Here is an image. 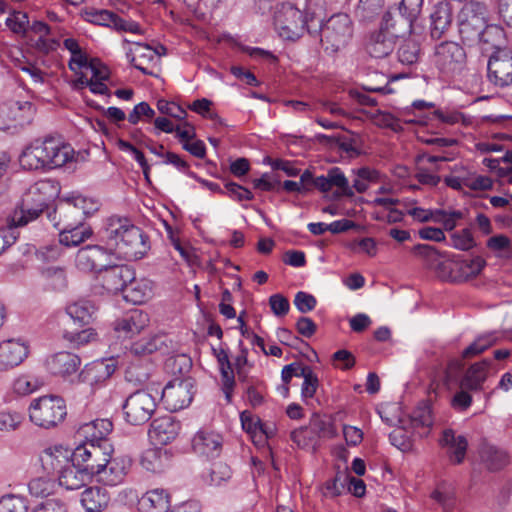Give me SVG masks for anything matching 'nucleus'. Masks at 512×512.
<instances>
[{
    "label": "nucleus",
    "instance_id": "13",
    "mask_svg": "<svg viewBox=\"0 0 512 512\" xmlns=\"http://www.w3.org/2000/svg\"><path fill=\"white\" fill-rule=\"evenodd\" d=\"M488 80L495 86L505 88L512 86V51L503 50L491 54L487 64Z\"/></svg>",
    "mask_w": 512,
    "mask_h": 512
},
{
    "label": "nucleus",
    "instance_id": "53",
    "mask_svg": "<svg viewBox=\"0 0 512 512\" xmlns=\"http://www.w3.org/2000/svg\"><path fill=\"white\" fill-rule=\"evenodd\" d=\"M451 246L458 250L468 251L476 246V242L469 228L462 229L451 235Z\"/></svg>",
    "mask_w": 512,
    "mask_h": 512
},
{
    "label": "nucleus",
    "instance_id": "42",
    "mask_svg": "<svg viewBox=\"0 0 512 512\" xmlns=\"http://www.w3.org/2000/svg\"><path fill=\"white\" fill-rule=\"evenodd\" d=\"M316 139L322 144L338 146L340 150L350 153L351 157L359 156L361 154L360 150L355 147V140L353 138H347L343 135L328 136L325 134H318Z\"/></svg>",
    "mask_w": 512,
    "mask_h": 512
},
{
    "label": "nucleus",
    "instance_id": "60",
    "mask_svg": "<svg viewBox=\"0 0 512 512\" xmlns=\"http://www.w3.org/2000/svg\"><path fill=\"white\" fill-rule=\"evenodd\" d=\"M317 304L316 298L306 292L299 291L294 298V305L301 313L312 311Z\"/></svg>",
    "mask_w": 512,
    "mask_h": 512
},
{
    "label": "nucleus",
    "instance_id": "51",
    "mask_svg": "<svg viewBox=\"0 0 512 512\" xmlns=\"http://www.w3.org/2000/svg\"><path fill=\"white\" fill-rule=\"evenodd\" d=\"M54 481L47 477L32 479L28 484L29 492L35 497H47L54 490Z\"/></svg>",
    "mask_w": 512,
    "mask_h": 512
},
{
    "label": "nucleus",
    "instance_id": "41",
    "mask_svg": "<svg viewBox=\"0 0 512 512\" xmlns=\"http://www.w3.org/2000/svg\"><path fill=\"white\" fill-rule=\"evenodd\" d=\"M150 294V289L147 284L136 280H132L122 292L123 299L133 304H141L145 302Z\"/></svg>",
    "mask_w": 512,
    "mask_h": 512
},
{
    "label": "nucleus",
    "instance_id": "19",
    "mask_svg": "<svg viewBox=\"0 0 512 512\" xmlns=\"http://www.w3.org/2000/svg\"><path fill=\"white\" fill-rule=\"evenodd\" d=\"M72 460L74 461V450L62 446L49 447L40 456L42 468L47 475H58Z\"/></svg>",
    "mask_w": 512,
    "mask_h": 512
},
{
    "label": "nucleus",
    "instance_id": "21",
    "mask_svg": "<svg viewBox=\"0 0 512 512\" xmlns=\"http://www.w3.org/2000/svg\"><path fill=\"white\" fill-rule=\"evenodd\" d=\"M415 20L404 11L399 10L397 13L386 11L383 14L380 28L388 31L397 40L411 34Z\"/></svg>",
    "mask_w": 512,
    "mask_h": 512
},
{
    "label": "nucleus",
    "instance_id": "22",
    "mask_svg": "<svg viewBox=\"0 0 512 512\" xmlns=\"http://www.w3.org/2000/svg\"><path fill=\"white\" fill-rule=\"evenodd\" d=\"M131 466V460L124 457L108 456L107 464L99 471L98 480L105 485L115 486L121 483Z\"/></svg>",
    "mask_w": 512,
    "mask_h": 512
},
{
    "label": "nucleus",
    "instance_id": "40",
    "mask_svg": "<svg viewBox=\"0 0 512 512\" xmlns=\"http://www.w3.org/2000/svg\"><path fill=\"white\" fill-rule=\"evenodd\" d=\"M165 346L162 336L154 335L148 338H142L131 345L130 352L135 356H147Z\"/></svg>",
    "mask_w": 512,
    "mask_h": 512
},
{
    "label": "nucleus",
    "instance_id": "11",
    "mask_svg": "<svg viewBox=\"0 0 512 512\" xmlns=\"http://www.w3.org/2000/svg\"><path fill=\"white\" fill-rule=\"evenodd\" d=\"M34 114V106L31 102L7 101L0 105V129L22 127L30 123Z\"/></svg>",
    "mask_w": 512,
    "mask_h": 512
},
{
    "label": "nucleus",
    "instance_id": "64",
    "mask_svg": "<svg viewBox=\"0 0 512 512\" xmlns=\"http://www.w3.org/2000/svg\"><path fill=\"white\" fill-rule=\"evenodd\" d=\"M31 512H67V505L61 499H48L35 507Z\"/></svg>",
    "mask_w": 512,
    "mask_h": 512
},
{
    "label": "nucleus",
    "instance_id": "29",
    "mask_svg": "<svg viewBox=\"0 0 512 512\" xmlns=\"http://www.w3.org/2000/svg\"><path fill=\"white\" fill-rule=\"evenodd\" d=\"M90 479L92 478L83 470V467L76 465L73 460L58 474L59 485L67 490L80 489Z\"/></svg>",
    "mask_w": 512,
    "mask_h": 512
},
{
    "label": "nucleus",
    "instance_id": "26",
    "mask_svg": "<svg viewBox=\"0 0 512 512\" xmlns=\"http://www.w3.org/2000/svg\"><path fill=\"white\" fill-rule=\"evenodd\" d=\"M478 39L480 40L482 50L485 52L499 54L503 50H509L507 48L505 31L500 25H486Z\"/></svg>",
    "mask_w": 512,
    "mask_h": 512
},
{
    "label": "nucleus",
    "instance_id": "15",
    "mask_svg": "<svg viewBox=\"0 0 512 512\" xmlns=\"http://www.w3.org/2000/svg\"><path fill=\"white\" fill-rule=\"evenodd\" d=\"M111 254L106 250V244L87 245L80 248L76 254V267L83 272H97L99 275L108 264L107 259Z\"/></svg>",
    "mask_w": 512,
    "mask_h": 512
},
{
    "label": "nucleus",
    "instance_id": "10",
    "mask_svg": "<svg viewBox=\"0 0 512 512\" xmlns=\"http://www.w3.org/2000/svg\"><path fill=\"white\" fill-rule=\"evenodd\" d=\"M194 380L192 378H175L159 392L160 399L166 408L172 412L187 407L192 399L194 392Z\"/></svg>",
    "mask_w": 512,
    "mask_h": 512
},
{
    "label": "nucleus",
    "instance_id": "58",
    "mask_svg": "<svg viewBox=\"0 0 512 512\" xmlns=\"http://www.w3.org/2000/svg\"><path fill=\"white\" fill-rule=\"evenodd\" d=\"M486 265V261L481 256H476L471 260H462L463 273L467 274V281L478 276Z\"/></svg>",
    "mask_w": 512,
    "mask_h": 512
},
{
    "label": "nucleus",
    "instance_id": "50",
    "mask_svg": "<svg viewBox=\"0 0 512 512\" xmlns=\"http://www.w3.org/2000/svg\"><path fill=\"white\" fill-rule=\"evenodd\" d=\"M26 500L18 495L7 494L0 498V512H27Z\"/></svg>",
    "mask_w": 512,
    "mask_h": 512
},
{
    "label": "nucleus",
    "instance_id": "35",
    "mask_svg": "<svg viewBox=\"0 0 512 512\" xmlns=\"http://www.w3.org/2000/svg\"><path fill=\"white\" fill-rule=\"evenodd\" d=\"M492 365V360L484 359L469 367L460 382L462 388L478 390L487 378V369Z\"/></svg>",
    "mask_w": 512,
    "mask_h": 512
},
{
    "label": "nucleus",
    "instance_id": "5",
    "mask_svg": "<svg viewBox=\"0 0 512 512\" xmlns=\"http://www.w3.org/2000/svg\"><path fill=\"white\" fill-rule=\"evenodd\" d=\"M320 32L321 44L326 52L336 53L344 48L353 36V22L346 13L332 15L325 24L316 19L313 34Z\"/></svg>",
    "mask_w": 512,
    "mask_h": 512
},
{
    "label": "nucleus",
    "instance_id": "48",
    "mask_svg": "<svg viewBox=\"0 0 512 512\" xmlns=\"http://www.w3.org/2000/svg\"><path fill=\"white\" fill-rule=\"evenodd\" d=\"M96 337H97V333H96L95 329H93L91 327H88V328L83 327L80 331L65 330L63 332V338L77 346L85 345L91 341H94L96 339Z\"/></svg>",
    "mask_w": 512,
    "mask_h": 512
},
{
    "label": "nucleus",
    "instance_id": "55",
    "mask_svg": "<svg viewBox=\"0 0 512 512\" xmlns=\"http://www.w3.org/2000/svg\"><path fill=\"white\" fill-rule=\"evenodd\" d=\"M166 366L171 369L173 374L185 375L192 367V360L190 357L182 354L169 358Z\"/></svg>",
    "mask_w": 512,
    "mask_h": 512
},
{
    "label": "nucleus",
    "instance_id": "62",
    "mask_svg": "<svg viewBox=\"0 0 512 512\" xmlns=\"http://www.w3.org/2000/svg\"><path fill=\"white\" fill-rule=\"evenodd\" d=\"M18 226H15L13 224V221L11 220V224L0 228V255L11 245L15 243L17 240L18 235L15 233V228Z\"/></svg>",
    "mask_w": 512,
    "mask_h": 512
},
{
    "label": "nucleus",
    "instance_id": "4",
    "mask_svg": "<svg viewBox=\"0 0 512 512\" xmlns=\"http://www.w3.org/2000/svg\"><path fill=\"white\" fill-rule=\"evenodd\" d=\"M315 20L314 12L302 11L290 3L282 4L274 15V25L280 37L291 41L299 39L305 31L312 35Z\"/></svg>",
    "mask_w": 512,
    "mask_h": 512
},
{
    "label": "nucleus",
    "instance_id": "47",
    "mask_svg": "<svg viewBox=\"0 0 512 512\" xmlns=\"http://www.w3.org/2000/svg\"><path fill=\"white\" fill-rule=\"evenodd\" d=\"M419 51L420 48L416 41L406 40L398 49V59L402 64L412 65L418 61Z\"/></svg>",
    "mask_w": 512,
    "mask_h": 512
},
{
    "label": "nucleus",
    "instance_id": "46",
    "mask_svg": "<svg viewBox=\"0 0 512 512\" xmlns=\"http://www.w3.org/2000/svg\"><path fill=\"white\" fill-rule=\"evenodd\" d=\"M299 374L304 379L301 389L302 398H313L319 386V380L317 375L313 372L310 366H305L304 369H301Z\"/></svg>",
    "mask_w": 512,
    "mask_h": 512
},
{
    "label": "nucleus",
    "instance_id": "44",
    "mask_svg": "<svg viewBox=\"0 0 512 512\" xmlns=\"http://www.w3.org/2000/svg\"><path fill=\"white\" fill-rule=\"evenodd\" d=\"M410 422L413 427H431L433 424L431 407L428 402L422 401L412 411Z\"/></svg>",
    "mask_w": 512,
    "mask_h": 512
},
{
    "label": "nucleus",
    "instance_id": "18",
    "mask_svg": "<svg viewBox=\"0 0 512 512\" xmlns=\"http://www.w3.org/2000/svg\"><path fill=\"white\" fill-rule=\"evenodd\" d=\"M181 424L171 415L155 418L149 429V437L159 445L171 443L179 434Z\"/></svg>",
    "mask_w": 512,
    "mask_h": 512
},
{
    "label": "nucleus",
    "instance_id": "63",
    "mask_svg": "<svg viewBox=\"0 0 512 512\" xmlns=\"http://www.w3.org/2000/svg\"><path fill=\"white\" fill-rule=\"evenodd\" d=\"M39 383L37 380H31L28 376L22 375L15 379L13 390L19 395H27L37 389Z\"/></svg>",
    "mask_w": 512,
    "mask_h": 512
},
{
    "label": "nucleus",
    "instance_id": "33",
    "mask_svg": "<svg viewBox=\"0 0 512 512\" xmlns=\"http://www.w3.org/2000/svg\"><path fill=\"white\" fill-rule=\"evenodd\" d=\"M59 230V242L66 247L78 246L92 236V229L81 222L67 224Z\"/></svg>",
    "mask_w": 512,
    "mask_h": 512
},
{
    "label": "nucleus",
    "instance_id": "39",
    "mask_svg": "<svg viewBox=\"0 0 512 512\" xmlns=\"http://www.w3.org/2000/svg\"><path fill=\"white\" fill-rule=\"evenodd\" d=\"M384 6L385 0H359L354 15L361 23L372 22L381 14Z\"/></svg>",
    "mask_w": 512,
    "mask_h": 512
},
{
    "label": "nucleus",
    "instance_id": "38",
    "mask_svg": "<svg viewBox=\"0 0 512 512\" xmlns=\"http://www.w3.org/2000/svg\"><path fill=\"white\" fill-rule=\"evenodd\" d=\"M146 512H170L169 494L164 490L148 491L141 499Z\"/></svg>",
    "mask_w": 512,
    "mask_h": 512
},
{
    "label": "nucleus",
    "instance_id": "16",
    "mask_svg": "<svg viewBox=\"0 0 512 512\" xmlns=\"http://www.w3.org/2000/svg\"><path fill=\"white\" fill-rule=\"evenodd\" d=\"M116 366L111 360H97L86 364L72 383L84 384L93 387L104 383L115 372Z\"/></svg>",
    "mask_w": 512,
    "mask_h": 512
},
{
    "label": "nucleus",
    "instance_id": "12",
    "mask_svg": "<svg viewBox=\"0 0 512 512\" xmlns=\"http://www.w3.org/2000/svg\"><path fill=\"white\" fill-rule=\"evenodd\" d=\"M466 62V52L455 42H444L436 50V64L442 73L454 75L459 73Z\"/></svg>",
    "mask_w": 512,
    "mask_h": 512
},
{
    "label": "nucleus",
    "instance_id": "32",
    "mask_svg": "<svg viewBox=\"0 0 512 512\" xmlns=\"http://www.w3.org/2000/svg\"><path fill=\"white\" fill-rule=\"evenodd\" d=\"M439 443L441 446L449 448L450 457H453L452 460L455 464L463 462L468 448V441L465 436H456L453 429H445Z\"/></svg>",
    "mask_w": 512,
    "mask_h": 512
},
{
    "label": "nucleus",
    "instance_id": "28",
    "mask_svg": "<svg viewBox=\"0 0 512 512\" xmlns=\"http://www.w3.org/2000/svg\"><path fill=\"white\" fill-rule=\"evenodd\" d=\"M192 446L197 453L215 457L222 448V437L215 432L199 431L192 440Z\"/></svg>",
    "mask_w": 512,
    "mask_h": 512
},
{
    "label": "nucleus",
    "instance_id": "7",
    "mask_svg": "<svg viewBox=\"0 0 512 512\" xmlns=\"http://www.w3.org/2000/svg\"><path fill=\"white\" fill-rule=\"evenodd\" d=\"M66 415L65 401L56 395L39 397L33 400L29 407L30 420L45 429L56 427Z\"/></svg>",
    "mask_w": 512,
    "mask_h": 512
},
{
    "label": "nucleus",
    "instance_id": "8",
    "mask_svg": "<svg viewBox=\"0 0 512 512\" xmlns=\"http://www.w3.org/2000/svg\"><path fill=\"white\" fill-rule=\"evenodd\" d=\"M113 453V446L109 441L92 443L84 441L74 449L75 464L92 478L107 464V459Z\"/></svg>",
    "mask_w": 512,
    "mask_h": 512
},
{
    "label": "nucleus",
    "instance_id": "56",
    "mask_svg": "<svg viewBox=\"0 0 512 512\" xmlns=\"http://www.w3.org/2000/svg\"><path fill=\"white\" fill-rule=\"evenodd\" d=\"M157 109L160 113L178 120H183L187 116L186 110H184L181 106L176 105L174 102H168L164 99L158 100Z\"/></svg>",
    "mask_w": 512,
    "mask_h": 512
},
{
    "label": "nucleus",
    "instance_id": "27",
    "mask_svg": "<svg viewBox=\"0 0 512 512\" xmlns=\"http://www.w3.org/2000/svg\"><path fill=\"white\" fill-rule=\"evenodd\" d=\"M149 323V316L146 312L134 309L125 317L119 319L115 323V330L122 332L125 337H132L140 333Z\"/></svg>",
    "mask_w": 512,
    "mask_h": 512
},
{
    "label": "nucleus",
    "instance_id": "17",
    "mask_svg": "<svg viewBox=\"0 0 512 512\" xmlns=\"http://www.w3.org/2000/svg\"><path fill=\"white\" fill-rule=\"evenodd\" d=\"M29 348L20 339H8L0 343V371L20 365L28 356Z\"/></svg>",
    "mask_w": 512,
    "mask_h": 512
},
{
    "label": "nucleus",
    "instance_id": "9",
    "mask_svg": "<svg viewBox=\"0 0 512 512\" xmlns=\"http://www.w3.org/2000/svg\"><path fill=\"white\" fill-rule=\"evenodd\" d=\"M486 6L477 1L466 2L457 16L459 33L463 40L472 41L484 30Z\"/></svg>",
    "mask_w": 512,
    "mask_h": 512
},
{
    "label": "nucleus",
    "instance_id": "6",
    "mask_svg": "<svg viewBox=\"0 0 512 512\" xmlns=\"http://www.w3.org/2000/svg\"><path fill=\"white\" fill-rule=\"evenodd\" d=\"M158 388L138 389L131 393L122 405L127 423L137 426L148 422L157 408Z\"/></svg>",
    "mask_w": 512,
    "mask_h": 512
},
{
    "label": "nucleus",
    "instance_id": "54",
    "mask_svg": "<svg viewBox=\"0 0 512 512\" xmlns=\"http://www.w3.org/2000/svg\"><path fill=\"white\" fill-rule=\"evenodd\" d=\"M348 480L349 472L347 470L337 471L335 477L325 483V489L330 492L332 496H339L348 485Z\"/></svg>",
    "mask_w": 512,
    "mask_h": 512
},
{
    "label": "nucleus",
    "instance_id": "45",
    "mask_svg": "<svg viewBox=\"0 0 512 512\" xmlns=\"http://www.w3.org/2000/svg\"><path fill=\"white\" fill-rule=\"evenodd\" d=\"M231 474V469L226 463L216 462L212 464L205 480L210 485L220 486L231 478Z\"/></svg>",
    "mask_w": 512,
    "mask_h": 512
},
{
    "label": "nucleus",
    "instance_id": "31",
    "mask_svg": "<svg viewBox=\"0 0 512 512\" xmlns=\"http://www.w3.org/2000/svg\"><path fill=\"white\" fill-rule=\"evenodd\" d=\"M113 429V424L108 419H96L80 426L78 433L85 438V441L99 443L109 441L107 436Z\"/></svg>",
    "mask_w": 512,
    "mask_h": 512
},
{
    "label": "nucleus",
    "instance_id": "24",
    "mask_svg": "<svg viewBox=\"0 0 512 512\" xmlns=\"http://www.w3.org/2000/svg\"><path fill=\"white\" fill-rule=\"evenodd\" d=\"M431 36L435 39H440L443 34L451 27L453 22V8L452 4L443 0L433 6V11L430 15Z\"/></svg>",
    "mask_w": 512,
    "mask_h": 512
},
{
    "label": "nucleus",
    "instance_id": "1",
    "mask_svg": "<svg viewBox=\"0 0 512 512\" xmlns=\"http://www.w3.org/2000/svg\"><path fill=\"white\" fill-rule=\"evenodd\" d=\"M109 253L128 260L142 258L149 250V237L128 219L111 217L100 233Z\"/></svg>",
    "mask_w": 512,
    "mask_h": 512
},
{
    "label": "nucleus",
    "instance_id": "59",
    "mask_svg": "<svg viewBox=\"0 0 512 512\" xmlns=\"http://www.w3.org/2000/svg\"><path fill=\"white\" fill-rule=\"evenodd\" d=\"M225 188L227 189L226 194L229 197L235 198L237 201H251L254 198L253 193L249 189L235 182H226Z\"/></svg>",
    "mask_w": 512,
    "mask_h": 512
},
{
    "label": "nucleus",
    "instance_id": "36",
    "mask_svg": "<svg viewBox=\"0 0 512 512\" xmlns=\"http://www.w3.org/2000/svg\"><path fill=\"white\" fill-rule=\"evenodd\" d=\"M479 453L481 460L490 471H499L508 463L507 453L493 445L483 443Z\"/></svg>",
    "mask_w": 512,
    "mask_h": 512
},
{
    "label": "nucleus",
    "instance_id": "20",
    "mask_svg": "<svg viewBox=\"0 0 512 512\" xmlns=\"http://www.w3.org/2000/svg\"><path fill=\"white\" fill-rule=\"evenodd\" d=\"M81 366V358L72 352L61 351L47 358L48 371L62 378H67L76 373Z\"/></svg>",
    "mask_w": 512,
    "mask_h": 512
},
{
    "label": "nucleus",
    "instance_id": "52",
    "mask_svg": "<svg viewBox=\"0 0 512 512\" xmlns=\"http://www.w3.org/2000/svg\"><path fill=\"white\" fill-rule=\"evenodd\" d=\"M290 438L301 449L310 447L317 439L310 426H303L293 430Z\"/></svg>",
    "mask_w": 512,
    "mask_h": 512
},
{
    "label": "nucleus",
    "instance_id": "43",
    "mask_svg": "<svg viewBox=\"0 0 512 512\" xmlns=\"http://www.w3.org/2000/svg\"><path fill=\"white\" fill-rule=\"evenodd\" d=\"M47 286L53 290L59 291L67 286V277L65 269L62 267H48L41 271Z\"/></svg>",
    "mask_w": 512,
    "mask_h": 512
},
{
    "label": "nucleus",
    "instance_id": "57",
    "mask_svg": "<svg viewBox=\"0 0 512 512\" xmlns=\"http://www.w3.org/2000/svg\"><path fill=\"white\" fill-rule=\"evenodd\" d=\"M242 428L251 435L252 438L257 436L262 421L259 417H254L251 412L245 410L240 414Z\"/></svg>",
    "mask_w": 512,
    "mask_h": 512
},
{
    "label": "nucleus",
    "instance_id": "61",
    "mask_svg": "<svg viewBox=\"0 0 512 512\" xmlns=\"http://www.w3.org/2000/svg\"><path fill=\"white\" fill-rule=\"evenodd\" d=\"M269 305L271 307L272 312L278 317L285 316L290 309L288 299L282 294H274L270 296Z\"/></svg>",
    "mask_w": 512,
    "mask_h": 512
},
{
    "label": "nucleus",
    "instance_id": "37",
    "mask_svg": "<svg viewBox=\"0 0 512 512\" xmlns=\"http://www.w3.org/2000/svg\"><path fill=\"white\" fill-rule=\"evenodd\" d=\"M462 260L452 259L437 265L436 272L443 281L462 283L467 281V274L463 273Z\"/></svg>",
    "mask_w": 512,
    "mask_h": 512
},
{
    "label": "nucleus",
    "instance_id": "2",
    "mask_svg": "<svg viewBox=\"0 0 512 512\" xmlns=\"http://www.w3.org/2000/svg\"><path fill=\"white\" fill-rule=\"evenodd\" d=\"M73 156L74 150L69 144L47 137L27 147L20 157V163L28 170L54 169L64 166Z\"/></svg>",
    "mask_w": 512,
    "mask_h": 512
},
{
    "label": "nucleus",
    "instance_id": "14",
    "mask_svg": "<svg viewBox=\"0 0 512 512\" xmlns=\"http://www.w3.org/2000/svg\"><path fill=\"white\" fill-rule=\"evenodd\" d=\"M102 287L109 293L118 294L123 292L127 284L134 280V269L129 265L107 264L98 275Z\"/></svg>",
    "mask_w": 512,
    "mask_h": 512
},
{
    "label": "nucleus",
    "instance_id": "34",
    "mask_svg": "<svg viewBox=\"0 0 512 512\" xmlns=\"http://www.w3.org/2000/svg\"><path fill=\"white\" fill-rule=\"evenodd\" d=\"M67 315L79 328L89 326L95 319L96 308L89 301H78L66 307Z\"/></svg>",
    "mask_w": 512,
    "mask_h": 512
},
{
    "label": "nucleus",
    "instance_id": "30",
    "mask_svg": "<svg viewBox=\"0 0 512 512\" xmlns=\"http://www.w3.org/2000/svg\"><path fill=\"white\" fill-rule=\"evenodd\" d=\"M110 502L108 491L99 486L85 489L81 494V504L87 512H103Z\"/></svg>",
    "mask_w": 512,
    "mask_h": 512
},
{
    "label": "nucleus",
    "instance_id": "49",
    "mask_svg": "<svg viewBox=\"0 0 512 512\" xmlns=\"http://www.w3.org/2000/svg\"><path fill=\"white\" fill-rule=\"evenodd\" d=\"M82 17L85 21L95 25L111 27V18L113 12L109 10H97L95 8H86L82 12Z\"/></svg>",
    "mask_w": 512,
    "mask_h": 512
},
{
    "label": "nucleus",
    "instance_id": "23",
    "mask_svg": "<svg viewBox=\"0 0 512 512\" xmlns=\"http://www.w3.org/2000/svg\"><path fill=\"white\" fill-rule=\"evenodd\" d=\"M396 45V39L388 31L379 28L370 33L365 48L367 53L376 59H382L389 56Z\"/></svg>",
    "mask_w": 512,
    "mask_h": 512
},
{
    "label": "nucleus",
    "instance_id": "3",
    "mask_svg": "<svg viewBox=\"0 0 512 512\" xmlns=\"http://www.w3.org/2000/svg\"><path fill=\"white\" fill-rule=\"evenodd\" d=\"M59 194V186L52 180H40L23 194L19 206L11 216L15 226H25L48 210Z\"/></svg>",
    "mask_w": 512,
    "mask_h": 512
},
{
    "label": "nucleus",
    "instance_id": "25",
    "mask_svg": "<svg viewBox=\"0 0 512 512\" xmlns=\"http://www.w3.org/2000/svg\"><path fill=\"white\" fill-rule=\"evenodd\" d=\"M332 187L343 190L345 197L354 196V191L350 187L348 179L339 167L330 168L326 176H319L315 181V188L322 193H328Z\"/></svg>",
    "mask_w": 512,
    "mask_h": 512
}]
</instances>
